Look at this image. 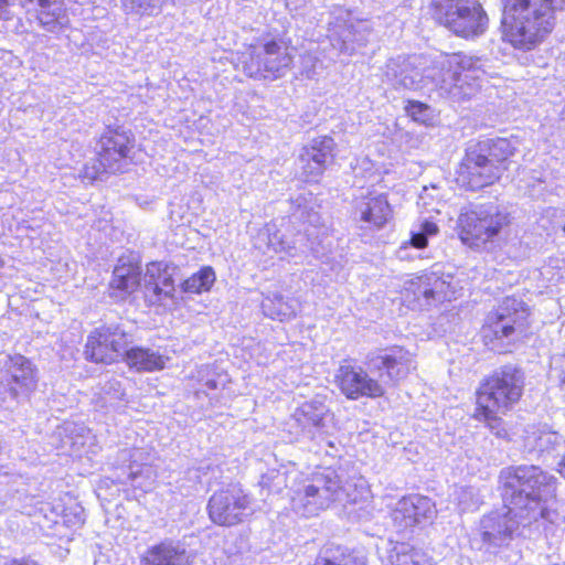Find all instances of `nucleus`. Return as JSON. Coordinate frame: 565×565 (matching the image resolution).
<instances>
[{"mask_svg": "<svg viewBox=\"0 0 565 565\" xmlns=\"http://www.w3.org/2000/svg\"><path fill=\"white\" fill-rule=\"evenodd\" d=\"M502 499L510 512L527 523H535L537 530L553 533L559 524V514L551 509L555 497V479L535 465L511 466L499 476Z\"/></svg>", "mask_w": 565, "mask_h": 565, "instance_id": "obj_1", "label": "nucleus"}, {"mask_svg": "<svg viewBox=\"0 0 565 565\" xmlns=\"http://www.w3.org/2000/svg\"><path fill=\"white\" fill-rule=\"evenodd\" d=\"M565 0H501L499 22L503 44L515 52L540 49L557 28V13Z\"/></svg>", "mask_w": 565, "mask_h": 565, "instance_id": "obj_2", "label": "nucleus"}, {"mask_svg": "<svg viewBox=\"0 0 565 565\" xmlns=\"http://www.w3.org/2000/svg\"><path fill=\"white\" fill-rule=\"evenodd\" d=\"M364 363L379 379L360 365L342 364L337 371L335 382L348 399L382 397L386 393L385 384H397L416 369L414 355L398 345L369 352Z\"/></svg>", "mask_w": 565, "mask_h": 565, "instance_id": "obj_3", "label": "nucleus"}, {"mask_svg": "<svg viewBox=\"0 0 565 565\" xmlns=\"http://www.w3.org/2000/svg\"><path fill=\"white\" fill-rule=\"evenodd\" d=\"M516 148L507 137L484 138L469 145L455 169L454 182L465 191H479L500 181Z\"/></svg>", "mask_w": 565, "mask_h": 565, "instance_id": "obj_4", "label": "nucleus"}, {"mask_svg": "<svg viewBox=\"0 0 565 565\" xmlns=\"http://www.w3.org/2000/svg\"><path fill=\"white\" fill-rule=\"evenodd\" d=\"M350 484L338 470L326 467L296 480L290 488L291 505L297 514L309 518L328 509L333 502H354Z\"/></svg>", "mask_w": 565, "mask_h": 565, "instance_id": "obj_5", "label": "nucleus"}, {"mask_svg": "<svg viewBox=\"0 0 565 565\" xmlns=\"http://www.w3.org/2000/svg\"><path fill=\"white\" fill-rule=\"evenodd\" d=\"M136 138L131 130L119 125H106L96 138L95 156L84 163L79 178L94 183L107 175L122 174L132 163Z\"/></svg>", "mask_w": 565, "mask_h": 565, "instance_id": "obj_6", "label": "nucleus"}, {"mask_svg": "<svg viewBox=\"0 0 565 565\" xmlns=\"http://www.w3.org/2000/svg\"><path fill=\"white\" fill-rule=\"evenodd\" d=\"M524 384L522 371L513 365H504L493 372L477 392L476 418L488 423L497 436L501 419L499 414L509 411L521 397Z\"/></svg>", "mask_w": 565, "mask_h": 565, "instance_id": "obj_7", "label": "nucleus"}, {"mask_svg": "<svg viewBox=\"0 0 565 565\" xmlns=\"http://www.w3.org/2000/svg\"><path fill=\"white\" fill-rule=\"evenodd\" d=\"M430 18L463 40H475L489 28V14L480 0H430Z\"/></svg>", "mask_w": 565, "mask_h": 565, "instance_id": "obj_8", "label": "nucleus"}, {"mask_svg": "<svg viewBox=\"0 0 565 565\" xmlns=\"http://www.w3.org/2000/svg\"><path fill=\"white\" fill-rule=\"evenodd\" d=\"M451 280L450 275H445L437 266H433L430 270L411 275L404 281L402 297L413 309H428L451 299Z\"/></svg>", "mask_w": 565, "mask_h": 565, "instance_id": "obj_9", "label": "nucleus"}, {"mask_svg": "<svg viewBox=\"0 0 565 565\" xmlns=\"http://www.w3.org/2000/svg\"><path fill=\"white\" fill-rule=\"evenodd\" d=\"M290 40L271 38L262 44L260 53H250L242 62L246 76L255 79H277L292 65L294 57L289 52Z\"/></svg>", "mask_w": 565, "mask_h": 565, "instance_id": "obj_10", "label": "nucleus"}, {"mask_svg": "<svg viewBox=\"0 0 565 565\" xmlns=\"http://www.w3.org/2000/svg\"><path fill=\"white\" fill-rule=\"evenodd\" d=\"M529 307L515 297H507L494 312L488 315L482 334L486 340L510 343L524 331Z\"/></svg>", "mask_w": 565, "mask_h": 565, "instance_id": "obj_11", "label": "nucleus"}, {"mask_svg": "<svg viewBox=\"0 0 565 565\" xmlns=\"http://www.w3.org/2000/svg\"><path fill=\"white\" fill-rule=\"evenodd\" d=\"M253 512L250 497L237 486L216 491L207 503L209 518L220 526L239 524Z\"/></svg>", "mask_w": 565, "mask_h": 565, "instance_id": "obj_12", "label": "nucleus"}, {"mask_svg": "<svg viewBox=\"0 0 565 565\" xmlns=\"http://www.w3.org/2000/svg\"><path fill=\"white\" fill-rule=\"evenodd\" d=\"M131 341V335L119 326L100 327L87 337L84 353L92 362L110 364L124 358Z\"/></svg>", "mask_w": 565, "mask_h": 565, "instance_id": "obj_13", "label": "nucleus"}, {"mask_svg": "<svg viewBox=\"0 0 565 565\" xmlns=\"http://www.w3.org/2000/svg\"><path fill=\"white\" fill-rule=\"evenodd\" d=\"M3 386L9 396L19 402L29 399L38 386V369L21 354L6 355Z\"/></svg>", "mask_w": 565, "mask_h": 565, "instance_id": "obj_14", "label": "nucleus"}, {"mask_svg": "<svg viewBox=\"0 0 565 565\" xmlns=\"http://www.w3.org/2000/svg\"><path fill=\"white\" fill-rule=\"evenodd\" d=\"M146 452L138 448H124L118 450L114 465L121 469L122 473L116 476L118 483H130L134 488L145 492L152 488L156 480V471L151 465L145 461Z\"/></svg>", "mask_w": 565, "mask_h": 565, "instance_id": "obj_15", "label": "nucleus"}, {"mask_svg": "<svg viewBox=\"0 0 565 565\" xmlns=\"http://www.w3.org/2000/svg\"><path fill=\"white\" fill-rule=\"evenodd\" d=\"M441 70L448 75V90L460 97H469L479 88L480 70L475 66L472 57L460 52L445 55Z\"/></svg>", "mask_w": 565, "mask_h": 565, "instance_id": "obj_16", "label": "nucleus"}, {"mask_svg": "<svg viewBox=\"0 0 565 565\" xmlns=\"http://www.w3.org/2000/svg\"><path fill=\"white\" fill-rule=\"evenodd\" d=\"M328 417L329 409L322 401L312 399L303 403L292 414L291 420L300 429L296 439L303 438L319 443L326 440L328 446L334 447L333 441L327 440Z\"/></svg>", "mask_w": 565, "mask_h": 565, "instance_id": "obj_17", "label": "nucleus"}, {"mask_svg": "<svg viewBox=\"0 0 565 565\" xmlns=\"http://www.w3.org/2000/svg\"><path fill=\"white\" fill-rule=\"evenodd\" d=\"M532 524L527 523V520L514 516L504 503L502 511H493L481 519L479 531L484 544L489 547H500L512 539L520 525L526 527Z\"/></svg>", "mask_w": 565, "mask_h": 565, "instance_id": "obj_18", "label": "nucleus"}, {"mask_svg": "<svg viewBox=\"0 0 565 565\" xmlns=\"http://www.w3.org/2000/svg\"><path fill=\"white\" fill-rule=\"evenodd\" d=\"M327 228L321 233L317 232L316 226L310 225L305 230V234H298L292 242L286 241L282 236L274 234L269 238V245L276 253H285L286 256L296 258L310 252L316 258H322L329 250Z\"/></svg>", "mask_w": 565, "mask_h": 565, "instance_id": "obj_19", "label": "nucleus"}, {"mask_svg": "<svg viewBox=\"0 0 565 565\" xmlns=\"http://www.w3.org/2000/svg\"><path fill=\"white\" fill-rule=\"evenodd\" d=\"M507 214H459L460 239L479 246L495 236L505 224Z\"/></svg>", "mask_w": 565, "mask_h": 565, "instance_id": "obj_20", "label": "nucleus"}, {"mask_svg": "<svg viewBox=\"0 0 565 565\" xmlns=\"http://www.w3.org/2000/svg\"><path fill=\"white\" fill-rule=\"evenodd\" d=\"M175 269L174 266L164 262H154L147 265L143 276V294L149 305H164L166 300L173 298Z\"/></svg>", "mask_w": 565, "mask_h": 565, "instance_id": "obj_21", "label": "nucleus"}, {"mask_svg": "<svg viewBox=\"0 0 565 565\" xmlns=\"http://www.w3.org/2000/svg\"><path fill=\"white\" fill-rule=\"evenodd\" d=\"M335 148L334 139L324 135L316 137L311 142L302 148V175L307 183L318 182L327 169L328 161L331 159Z\"/></svg>", "mask_w": 565, "mask_h": 565, "instance_id": "obj_22", "label": "nucleus"}, {"mask_svg": "<svg viewBox=\"0 0 565 565\" xmlns=\"http://www.w3.org/2000/svg\"><path fill=\"white\" fill-rule=\"evenodd\" d=\"M436 514L434 502L424 495L412 494L401 499L392 512L394 524L399 531L414 527Z\"/></svg>", "mask_w": 565, "mask_h": 565, "instance_id": "obj_23", "label": "nucleus"}, {"mask_svg": "<svg viewBox=\"0 0 565 565\" xmlns=\"http://www.w3.org/2000/svg\"><path fill=\"white\" fill-rule=\"evenodd\" d=\"M524 448L529 452L559 454L565 449V439L547 425H529L524 429Z\"/></svg>", "mask_w": 565, "mask_h": 565, "instance_id": "obj_24", "label": "nucleus"}, {"mask_svg": "<svg viewBox=\"0 0 565 565\" xmlns=\"http://www.w3.org/2000/svg\"><path fill=\"white\" fill-rule=\"evenodd\" d=\"M68 502L58 500L55 503H46L40 507V513L54 524L62 520L63 524L67 527H79L85 522L83 507L73 500L68 494L65 495Z\"/></svg>", "mask_w": 565, "mask_h": 565, "instance_id": "obj_25", "label": "nucleus"}, {"mask_svg": "<svg viewBox=\"0 0 565 565\" xmlns=\"http://www.w3.org/2000/svg\"><path fill=\"white\" fill-rule=\"evenodd\" d=\"M141 267L138 263L126 262L119 258L113 271L109 286L117 291V297L125 298L132 294L140 286Z\"/></svg>", "mask_w": 565, "mask_h": 565, "instance_id": "obj_26", "label": "nucleus"}, {"mask_svg": "<svg viewBox=\"0 0 565 565\" xmlns=\"http://www.w3.org/2000/svg\"><path fill=\"white\" fill-rule=\"evenodd\" d=\"M2 498H4L2 502L3 509L15 510L28 515L40 512V507L44 504L38 500L36 495L30 493L23 482H20L17 487L10 486L6 490H0V499Z\"/></svg>", "mask_w": 565, "mask_h": 565, "instance_id": "obj_27", "label": "nucleus"}, {"mask_svg": "<svg viewBox=\"0 0 565 565\" xmlns=\"http://www.w3.org/2000/svg\"><path fill=\"white\" fill-rule=\"evenodd\" d=\"M142 565H188L185 550L179 542L163 541L148 548Z\"/></svg>", "mask_w": 565, "mask_h": 565, "instance_id": "obj_28", "label": "nucleus"}, {"mask_svg": "<svg viewBox=\"0 0 565 565\" xmlns=\"http://www.w3.org/2000/svg\"><path fill=\"white\" fill-rule=\"evenodd\" d=\"M124 359L129 367L138 372H154L164 369L167 358L158 351L143 347L126 348Z\"/></svg>", "mask_w": 565, "mask_h": 565, "instance_id": "obj_29", "label": "nucleus"}, {"mask_svg": "<svg viewBox=\"0 0 565 565\" xmlns=\"http://www.w3.org/2000/svg\"><path fill=\"white\" fill-rule=\"evenodd\" d=\"M2 216L1 222L7 228V235L19 239L22 247L41 248V245L36 244L38 230L30 224V221L18 217L15 214H2Z\"/></svg>", "mask_w": 565, "mask_h": 565, "instance_id": "obj_30", "label": "nucleus"}, {"mask_svg": "<svg viewBox=\"0 0 565 565\" xmlns=\"http://www.w3.org/2000/svg\"><path fill=\"white\" fill-rule=\"evenodd\" d=\"M35 3L34 17L39 23L49 30L62 25L65 9L61 0H23V4Z\"/></svg>", "mask_w": 565, "mask_h": 565, "instance_id": "obj_31", "label": "nucleus"}, {"mask_svg": "<svg viewBox=\"0 0 565 565\" xmlns=\"http://www.w3.org/2000/svg\"><path fill=\"white\" fill-rule=\"evenodd\" d=\"M315 565H364V559L345 546L328 543L320 548Z\"/></svg>", "mask_w": 565, "mask_h": 565, "instance_id": "obj_32", "label": "nucleus"}, {"mask_svg": "<svg viewBox=\"0 0 565 565\" xmlns=\"http://www.w3.org/2000/svg\"><path fill=\"white\" fill-rule=\"evenodd\" d=\"M262 309L266 317L279 321L290 320L297 313L296 301L279 292L267 295L262 301Z\"/></svg>", "mask_w": 565, "mask_h": 565, "instance_id": "obj_33", "label": "nucleus"}, {"mask_svg": "<svg viewBox=\"0 0 565 565\" xmlns=\"http://www.w3.org/2000/svg\"><path fill=\"white\" fill-rule=\"evenodd\" d=\"M438 231L439 230H438L437 224L431 221H428V220L422 222L418 225H415L411 231L409 241L407 243H404L399 247V249L397 252L398 258L399 259L407 258V255H406L407 245L415 247L417 249H423V248L427 247L429 238L437 235Z\"/></svg>", "mask_w": 565, "mask_h": 565, "instance_id": "obj_34", "label": "nucleus"}, {"mask_svg": "<svg viewBox=\"0 0 565 565\" xmlns=\"http://www.w3.org/2000/svg\"><path fill=\"white\" fill-rule=\"evenodd\" d=\"M193 379L201 385L196 393L203 392L206 395H209L207 391L223 388L227 382V375L221 372L217 366L211 364L198 367Z\"/></svg>", "mask_w": 565, "mask_h": 565, "instance_id": "obj_35", "label": "nucleus"}, {"mask_svg": "<svg viewBox=\"0 0 565 565\" xmlns=\"http://www.w3.org/2000/svg\"><path fill=\"white\" fill-rule=\"evenodd\" d=\"M215 279L214 269L211 266H203L182 282L181 289L186 294H202L211 289Z\"/></svg>", "mask_w": 565, "mask_h": 565, "instance_id": "obj_36", "label": "nucleus"}, {"mask_svg": "<svg viewBox=\"0 0 565 565\" xmlns=\"http://www.w3.org/2000/svg\"><path fill=\"white\" fill-rule=\"evenodd\" d=\"M391 565H427L423 553L407 543H397L390 554Z\"/></svg>", "mask_w": 565, "mask_h": 565, "instance_id": "obj_37", "label": "nucleus"}, {"mask_svg": "<svg viewBox=\"0 0 565 565\" xmlns=\"http://www.w3.org/2000/svg\"><path fill=\"white\" fill-rule=\"evenodd\" d=\"M163 2L164 0H126L122 6L127 12L153 17L160 13Z\"/></svg>", "mask_w": 565, "mask_h": 565, "instance_id": "obj_38", "label": "nucleus"}, {"mask_svg": "<svg viewBox=\"0 0 565 565\" xmlns=\"http://www.w3.org/2000/svg\"><path fill=\"white\" fill-rule=\"evenodd\" d=\"M406 115L415 122L424 126H430L433 124V116L430 106L426 103L408 99L405 103Z\"/></svg>", "mask_w": 565, "mask_h": 565, "instance_id": "obj_39", "label": "nucleus"}, {"mask_svg": "<svg viewBox=\"0 0 565 565\" xmlns=\"http://www.w3.org/2000/svg\"><path fill=\"white\" fill-rule=\"evenodd\" d=\"M64 431L68 434L64 443L70 444L75 451L85 446L90 438V430L83 425L67 423L64 426Z\"/></svg>", "mask_w": 565, "mask_h": 565, "instance_id": "obj_40", "label": "nucleus"}, {"mask_svg": "<svg viewBox=\"0 0 565 565\" xmlns=\"http://www.w3.org/2000/svg\"><path fill=\"white\" fill-rule=\"evenodd\" d=\"M550 379L557 382L565 397V354H554L550 361Z\"/></svg>", "mask_w": 565, "mask_h": 565, "instance_id": "obj_41", "label": "nucleus"}, {"mask_svg": "<svg viewBox=\"0 0 565 565\" xmlns=\"http://www.w3.org/2000/svg\"><path fill=\"white\" fill-rule=\"evenodd\" d=\"M260 486L269 492H280L286 487V477L280 471H270L262 476Z\"/></svg>", "mask_w": 565, "mask_h": 565, "instance_id": "obj_42", "label": "nucleus"}, {"mask_svg": "<svg viewBox=\"0 0 565 565\" xmlns=\"http://www.w3.org/2000/svg\"><path fill=\"white\" fill-rule=\"evenodd\" d=\"M214 471L207 463H201L199 467L191 468L186 471V476L189 480L194 481L195 483L210 482V479L206 478L209 471Z\"/></svg>", "mask_w": 565, "mask_h": 565, "instance_id": "obj_43", "label": "nucleus"}, {"mask_svg": "<svg viewBox=\"0 0 565 565\" xmlns=\"http://www.w3.org/2000/svg\"><path fill=\"white\" fill-rule=\"evenodd\" d=\"M365 226L374 225L376 228L382 227L386 222V214H361L360 220Z\"/></svg>", "mask_w": 565, "mask_h": 565, "instance_id": "obj_44", "label": "nucleus"}, {"mask_svg": "<svg viewBox=\"0 0 565 565\" xmlns=\"http://www.w3.org/2000/svg\"><path fill=\"white\" fill-rule=\"evenodd\" d=\"M3 565H39L35 561L30 558H12L4 562Z\"/></svg>", "mask_w": 565, "mask_h": 565, "instance_id": "obj_45", "label": "nucleus"}, {"mask_svg": "<svg viewBox=\"0 0 565 565\" xmlns=\"http://www.w3.org/2000/svg\"><path fill=\"white\" fill-rule=\"evenodd\" d=\"M558 472L562 477L565 478V454L563 455L561 461L558 462Z\"/></svg>", "mask_w": 565, "mask_h": 565, "instance_id": "obj_46", "label": "nucleus"}, {"mask_svg": "<svg viewBox=\"0 0 565 565\" xmlns=\"http://www.w3.org/2000/svg\"><path fill=\"white\" fill-rule=\"evenodd\" d=\"M2 268H3V260L0 257V288L2 287L3 282V275H2Z\"/></svg>", "mask_w": 565, "mask_h": 565, "instance_id": "obj_47", "label": "nucleus"}, {"mask_svg": "<svg viewBox=\"0 0 565 565\" xmlns=\"http://www.w3.org/2000/svg\"><path fill=\"white\" fill-rule=\"evenodd\" d=\"M468 494L469 495L472 494V490L471 489H461V491H460V495L461 497H466Z\"/></svg>", "mask_w": 565, "mask_h": 565, "instance_id": "obj_48", "label": "nucleus"}, {"mask_svg": "<svg viewBox=\"0 0 565 565\" xmlns=\"http://www.w3.org/2000/svg\"><path fill=\"white\" fill-rule=\"evenodd\" d=\"M9 4V0H0V11L6 9Z\"/></svg>", "mask_w": 565, "mask_h": 565, "instance_id": "obj_49", "label": "nucleus"}, {"mask_svg": "<svg viewBox=\"0 0 565 565\" xmlns=\"http://www.w3.org/2000/svg\"><path fill=\"white\" fill-rule=\"evenodd\" d=\"M308 216H309V222L311 223V222L318 220L319 214L313 213V214H308Z\"/></svg>", "mask_w": 565, "mask_h": 565, "instance_id": "obj_50", "label": "nucleus"}, {"mask_svg": "<svg viewBox=\"0 0 565 565\" xmlns=\"http://www.w3.org/2000/svg\"><path fill=\"white\" fill-rule=\"evenodd\" d=\"M108 384H109L110 388H114L116 391H117L116 386H120L119 382H117V381L109 382Z\"/></svg>", "mask_w": 565, "mask_h": 565, "instance_id": "obj_51", "label": "nucleus"}]
</instances>
